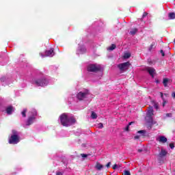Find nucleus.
<instances>
[{
    "label": "nucleus",
    "instance_id": "obj_1",
    "mask_svg": "<svg viewBox=\"0 0 175 175\" xmlns=\"http://www.w3.org/2000/svg\"><path fill=\"white\" fill-rule=\"evenodd\" d=\"M59 120L63 126H70L76 124V118L70 113H62L59 116Z\"/></svg>",
    "mask_w": 175,
    "mask_h": 175
},
{
    "label": "nucleus",
    "instance_id": "obj_2",
    "mask_svg": "<svg viewBox=\"0 0 175 175\" xmlns=\"http://www.w3.org/2000/svg\"><path fill=\"white\" fill-rule=\"evenodd\" d=\"M38 116V112L36 109H31L27 113V120L23 124L24 128H28L30 125H32L35 121H36V117Z\"/></svg>",
    "mask_w": 175,
    "mask_h": 175
},
{
    "label": "nucleus",
    "instance_id": "obj_3",
    "mask_svg": "<svg viewBox=\"0 0 175 175\" xmlns=\"http://www.w3.org/2000/svg\"><path fill=\"white\" fill-rule=\"evenodd\" d=\"M50 83V79L45 76H42L39 78H33L31 80V84L36 85L37 87H46Z\"/></svg>",
    "mask_w": 175,
    "mask_h": 175
},
{
    "label": "nucleus",
    "instance_id": "obj_4",
    "mask_svg": "<svg viewBox=\"0 0 175 175\" xmlns=\"http://www.w3.org/2000/svg\"><path fill=\"white\" fill-rule=\"evenodd\" d=\"M76 96L78 100H88V98H90V91L85 89L79 92Z\"/></svg>",
    "mask_w": 175,
    "mask_h": 175
},
{
    "label": "nucleus",
    "instance_id": "obj_5",
    "mask_svg": "<svg viewBox=\"0 0 175 175\" xmlns=\"http://www.w3.org/2000/svg\"><path fill=\"white\" fill-rule=\"evenodd\" d=\"M20 143V136H18V133L14 130L12 131V134L9 138L10 144H17Z\"/></svg>",
    "mask_w": 175,
    "mask_h": 175
},
{
    "label": "nucleus",
    "instance_id": "obj_6",
    "mask_svg": "<svg viewBox=\"0 0 175 175\" xmlns=\"http://www.w3.org/2000/svg\"><path fill=\"white\" fill-rule=\"evenodd\" d=\"M40 55L41 58H44L46 57H49L50 58L53 57V55H55V52H54V48H51L50 49H47L44 53H40Z\"/></svg>",
    "mask_w": 175,
    "mask_h": 175
},
{
    "label": "nucleus",
    "instance_id": "obj_7",
    "mask_svg": "<svg viewBox=\"0 0 175 175\" xmlns=\"http://www.w3.org/2000/svg\"><path fill=\"white\" fill-rule=\"evenodd\" d=\"M102 70V66L100 64H90L88 66V72H99Z\"/></svg>",
    "mask_w": 175,
    "mask_h": 175
},
{
    "label": "nucleus",
    "instance_id": "obj_8",
    "mask_svg": "<svg viewBox=\"0 0 175 175\" xmlns=\"http://www.w3.org/2000/svg\"><path fill=\"white\" fill-rule=\"evenodd\" d=\"M129 66H131V63L129 62L119 64L118 68H119L121 72H125V70H128L129 69Z\"/></svg>",
    "mask_w": 175,
    "mask_h": 175
},
{
    "label": "nucleus",
    "instance_id": "obj_9",
    "mask_svg": "<svg viewBox=\"0 0 175 175\" xmlns=\"http://www.w3.org/2000/svg\"><path fill=\"white\" fill-rule=\"evenodd\" d=\"M1 111L6 113L8 116H12V114L14 113V107H13L12 105H8L5 107V109H2Z\"/></svg>",
    "mask_w": 175,
    "mask_h": 175
},
{
    "label": "nucleus",
    "instance_id": "obj_10",
    "mask_svg": "<svg viewBox=\"0 0 175 175\" xmlns=\"http://www.w3.org/2000/svg\"><path fill=\"white\" fill-rule=\"evenodd\" d=\"M87 53V49L84 45H79L77 49V55H80V54H85Z\"/></svg>",
    "mask_w": 175,
    "mask_h": 175
},
{
    "label": "nucleus",
    "instance_id": "obj_11",
    "mask_svg": "<svg viewBox=\"0 0 175 175\" xmlns=\"http://www.w3.org/2000/svg\"><path fill=\"white\" fill-rule=\"evenodd\" d=\"M154 115V109L152 107H150L146 113V118H149L150 121H152V116Z\"/></svg>",
    "mask_w": 175,
    "mask_h": 175
},
{
    "label": "nucleus",
    "instance_id": "obj_12",
    "mask_svg": "<svg viewBox=\"0 0 175 175\" xmlns=\"http://www.w3.org/2000/svg\"><path fill=\"white\" fill-rule=\"evenodd\" d=\"M157 142H159L160 143H162L163 144H165V143H166L167 142V138H166V137L161 135V136H159L157 139H156Z\"/></svg>",
    "mask_w": 175,
    "mask_h": 175
},
{
    "label": "nucleus",
    "instance_id": "obj_13",
    "mask_svg": "<svg viewBox=\"0 0 175 175\" xmlns=\"http://www.w3.org/2000/svg\"><path fill=\"white\" fill-rule=\"evenodd\" d=\"M146 71L149 72V75H150V76L152 77H154V75H155V70L154 68L152 67H146Z\"/></svg>",
    "mask_w": 175,
    "mask_h": 175
},
{
    "label": "nucleus",
    "instance_id": "obj_14",
    "mask_svg": "<svg viewBox=\"0 0 175 175\" xmlns=\"http://www.w3.org/2000/svg\"><path fill=\"white\" fill-rule=\"evenodd\" d=\"M1 83H5V84H10V81H12V78L3 77L0 79Z\"/></svg>",
    "mask_w": 175,
    "mask_h": 175
},
{
    "label": "nucleus",
    "instance_id": "obj_15",
    "mask_svg": "<svg viewBox=\"0 0 175 175\" xmlns=\"http://www.w3.org/2000/svg\"><path fill=\"white\" fill-rule=\"evenodd\" d=\"M166 155H167V151L162 148L161 152L159 154V158H163V157H166Z\"/></svg>",
    "mask_w": 175,
    "mask_h": 175
},
{
    "label": "nucleus",
    "instance_id": "obj_16",
    "mask_svg": "<svg viewBox=\"0 0 175 175\" xmlns=\"http://www.w3.org/2000/svg\"><path fill=\"white\" fill-rule=\"evenodd\" d=\"M160 95H161V98L163 100V107H165V106H166L167 103V100L165 98V97H163V93L160 92Z\"/></svg>",
    "mask_w": 175,
    "mask_h": 175
},
{
    "label": "nucleus",
    "instance_id": "obj_17",
    "mask_svg": "<svg viewBox=\"0 0 175 175\" xmlns=\"http://www.w3.org/2000/svg\"><path fill=\"white\" fill-rule=\"evenodd\" d=\"M131 54L130 52L126 51L124 53L123 58H124V59H128L131 58Z\"/></svg>",
    "mask_w": 175,
    "mask_h": 175
},
{
    "label": "nucleus",
    "instance_id": "obj_18",
    "mask_svg": "<svg viewBox=\"0 0 175 175\" xmlns=\"http://www.w3.org/2000/svg\"><path fill=\"white\" fill-rule=\"evenodd\" d=\"M168 18L169 20H174L175 18V13L174 12H170L168 14Z\"/></svg>",
    "mask_w": 175,
    "mask_h": 175
},
{
    "label": "nucleus",
    "instance_id": "obj_19",
    "mask_svg": "<svg viewBox=\"0 0 175 175\" xmlns=\"http://www.w3.org/2000/svg\"><path fill=\"white\" fill-rule=\"evenodd\" d=\"M91 118H92V120H96V118H98V115L96 113L92 111Z\"/></svg>",
    "mask_w": 175,
    "mask_h": 175
},
{
    "label": "nucleus",
    "instance_id": "obj_20",
    "mask_svg": "<svg viewBox=\"0 0 175 175\" xmlns=\"http://www.w3.org/2000/svg\"><path fill=\"white\" fill-rule=\"evenodd\" d=\"M116 46L114 44H112L111 46L107 48V50L109 51H113V50H115Z\"/></svg>",
    "mask_w": 175,
    "mask_h": 175
},
{
    "label": "nucleus",
    "instance_id": "obj_21",
    "mask_svg": "<svg viewBox=\"0 0 175 175\" xmlns=\"http://www.w3.org/2000/svg\"><path fill=\"white\" fill-rule=\"evenodd\" d=\"M169 81V79H167V78H165L163 81V84L164 85V87H167V83Z\"/></svg>",
    "mask_w": 175,
    "mask_h": 175
},
{
    "label": "nucleus",
    "instance_id": "obj_22",
    "mask_svg": "<svg viewBox=\"0 0 175 175\" xmlns=\"http://www.w3.org/2000/svg\"><path fill=\"white\" fill-rule=\"evenodd\" d=\"M103 167V165L99 164V163H97L96 165V168L97 170H102V168Z\"/></svg>",
    "mask_w": 175,
    "mask_h": 175
},
{
    "label": "nucleus",
    "instance_id": "obj_23",
    "mask_svg": "<svg viewBox=\"0 0 175 175\" xmlns=\"http://www.w3.org/2000/svg\"><path fill=\"white\" fill-rule=\"evenodd\" d=\"M137 32V29H132L130 31V34L131 35H135Z\"/></svg>",
    "mask_w": 175,
    "mask_h": 175
},
{
    "label": "nucleus",
    "instance_id": "obj_24",
    "mask_svg": "<svg viewBox=\"0 0 175 175\" xmlns=\"http://www.w3.org/2000/svg\"><path fill=\"white\" fill-rule=\"evenodd\" d=\"M22 117H27V109H24L23 111L21 112Z\"/></svg>",
    "mask_w": 175,
    "mask_h": 175
},
{
    "label": "nucleus",
    "instance_id": "obj_25",
    "mask_svg": "<svg viewBox=\"0 0 175 175\" xmlns=\"http://www.w3.org/2000/svg\"><path fill=\"white\" fill-rule=\"evenodd\" d=\"M154 46H155V43L152 42V44L150 45V46L149 47V51H151V50H152Z\"/></svg>",
    "mask_w": 175,
    "mask_h": 175
},
{
    "label": "nucleus",
    "instance_id": "obj_26",
    "mask_svg": "<svg viewBox=\"0 0 175 175\" xmlns=\"http://www.w3.org/2000/svg\"><path fill=\"white\" fill-rule=\"evenodd\" d=\"M124 175H131V172H129V170H124Z\"/></svg>",
    "mask_w": 175,
    "mask_h": 175
},
{
    "label": "nucleus",
    "instance_id": "obj_27",
    "mask_svg": "<svg viewBox=\"0 0 175 175\" xmlns=\"http://www.w3.org/2000/svg\"><path fill=\"white\" fill-rule=\"evenodd\" d=\"M154 109H156V110H158V109H159L158 103H154Z\"/></svg>",
    "mask_w": 175,
    "mask_h": 175
},
{
    "label": "nucleus",
    "instance_id": "obj_28",
    "mask_svg": "<svg viewBox=\"0 0 175 175\" xmlns=\"http://www.w3.org/2000/svg\"><path fill=\"white\" fill-rule=\"evenodd\" d=\"M97 127L99 128L100 129L103 128V124L102 123H99L98 125H97Z\"/></svg>",
    "mask_w": 175,
    "mask_h": 175
},
{
    "label": "nucleus",
    "instance_id": "obj_29",
    "mask_svg": "<svg viewBox=\"0 0 175 175\" xmlns=\"http://www.w3.org/2000/svg\"><path fill=\"white\" fill-rule=\"evenodd\" d=\"M170 147L172 150H173V148H174V144L173 143L170 144Z\"/></svg>",
    "mask_w": 175,
    "mask_h": 175
},
{
    "label": "nucleus",
    "instance_id": "obj_30",
    "mask_svg": "<svg viewBox=\"0 0 175 175\" xmlns=\"http://www.w3.org/2000/svg\"><path fill=\"white\" fill-rule=\"evenodd\" d=\"M81 157H82V158H87V157H88V154H81Z\"/></svg>",
    "mask_w": 175,
    "mask_h": 175
},
{
    "label": "nucleus",
    "instance_id": "obj_31",
    "mask_svg": "<svg viewBox=\"0 0 175 175\" xmlns=\"http://www.w3.org/2000/svg\"><path fill=\"white\" fill-rule=\"evenodd\" d=\"M166 117H172V113H166Z\"/></svg>",
    "mask_w": 175,
    "mask_h": 175
},
{
    "label": "nucleus",
    "instance_id": "obj_32",
    "mask_svg": "<svg viewBox=\"0 0 175 175\" xmlns=\"http://www.w3.org/2000/svg\"><path fill=\"white\" fill-rule=\"evenodd\" d=\"M118 167V165H117V164H115L113 166V169L114 170H116V169H117Z\"/></svg>",
    "mask_w": 175,
    "mask_h": 175
},
{
    "label": "nucleus",
    "instance_id": "obj_33",
    "mask_svg": "<svg viewBox=\"0 0 175 175\" xmlns=\"http://www.w3.org/2000/svg\"><path fill=\"white\" fill-rule=\"evenodd\" d=\"M161 54L163 57H165V52H163V50H161Z\"/></svg>",
    "mask_w": 175,
    "mask_h": 175
},
{
    "label": "nucleus",
    "instance_id": "obj_34",
    "mask_svg": "<svg viewBox=\"0 0 175 175\" xmlns=\"http://www.w3.org/2000/svg\"><path fill=\"white\" fill-rule=\"evenodd\" d=\"M138 133H146V131L144 130L139 131H138Z\"/></svg>",
    "mask_w": 175,
    "mask_h": 175
},
{
    "label": "nucleus",
    "instance_id": "obj_35",
    "mask_svg": "<svg viewBox=\"0 0 175 175\" xmlns=\"http://www.w3.org/2000/svg\"><path fill=\"white\" fill-rule=\"evenodd\" d=\"M111 165V163L109 162L107 165L106 167H110V165Z\"/></svg>",
    "mask_w": 175,
    "mask_h": 175
},
{
    "label": "nucleus",
    "instance_id": "obj_36",
    "mask_svg": "<svg viewBox=\"0 0 175 175\" xmlns=\"http://www.w3.org/2000/svg\"><path fill=\"white\" fill-rule=\"evenodd\" d=\"M56 175H62V172H57Z\"/></svg>",
    "mask_w": 175,
    "mask_h": 175
},
{
    "label": "nucleus",
    "instance_id": "obj_37",
    "mask_svg": "<svg viewBox=\"0 0 175 175\" xmlns=\"http://www.w3.org/2000/svg\"><path fill=\"white\" fill-rule=\"evenodd\" d=\"M146 16H147V13L144 12L142 15L143 18H144V17H146Z\"/></svg>",
    "mask_w": 175,
    "mask_h": 175
},
{
    "label": "nucleus",
    "instance_id": "obj_38",
    "mask_svg": "<svg viewBox=\"0 0 175 175\" xmlns=\"http://www.w3.org/2000/svg\"><path fill=\"white\" fill-rule=\"evenodd\" d=\"M164 96H165L166 98H167L169 96V94L167 93H165L163 94Z\"/></svg>",
    "mask_w": 175,
    "mask_h": 175
},
{
    "label": "nucleus",
    "instance_id": "obj_39",
    "mask_svg": "<svg viewBox=\"0 0 175 175\" xmlns=\"http://www.w3.org/2000/svg\"><path fill=\"white\" fill-rule=\"evenodd\" d=\"M139 137H140V136H139V135H135V140H137V139H139Z\"/></svg>",
    "mask_w": 175,
    "mask_h": 175
},
{
    "label": "nucleus",
    "instance_id": "obj_40",
    "mask_svg": "<svg viewBox=\"0 0 175 175\" xmlns=\"http://www.w3.org/2000/svg\"><path fill=\"white\" fill-rule=\"evenodd\" d=\"M172 98H175V92H172Z\"/></svg>",
    "mask_w": 175,
    "mask_h": 175
},
{
    "label": "nucleus",
    "instance_id": "obj_41",
    "mask_svg": "<svg viewBox=\"0 0 175 175\" xmlns=\"http://www.w3.org/2000/svg\"><path fill=\"white\" fill-rule=\"evenodd\" d=\"M156 83L158 84V83H159V81L156 80Z\"/></svg>",
    "mask_w": 175,
    "mask_h": 175
},
{
    "label": "nucleus",
    "instance_id": "obj_42",
    "mask_svg": "<svg viewBox=\"0 0 175 175\" xmlns=\"http://www.w3.org/2000/svg\"><path fill=\"white\" fill-rule=\"evenodd\" d=\"M132 124H133V122H130V123H129V125H132Z\"/></svg>",
    "mask_w": 175,
    "mask_h": 175
},
{
    "label": "nucleus",
    "instance_id": "obj_43",
    "mask_svg": "<svg viewBox=\"0 0 175 175\" xmlns=\"http://www.w3.org/2000/svg\"><path fill=\"white\" fill-rule=\"evenodd\" d=\"M138 151H139V152H142V150H140V149L138 150Z\"/></svg>",
    "mask_w": 175,
    "mask_h": 175
},
{
    "label": "nucleus",
    "instance_id": "obj_44",
    "mask_svg": "<svg viewBox=\"0 0 175 175\" xmlns=\"http://www.w3.org/2000/svg\"><path fill=\"white\" fill-rule=\"evenodd\" d=\"M126 131H128V127L126 128Z\"/></svg>",
    "mask_w": 175,
    "mask_h": 175
},
{
    "label": "nucleus",
    "instance_id": "obj_45",
    "mask_svg": "<svg viewBox=\"0 0 175 175\" xmlns=\"http://www.w3.org/2000/svg\"><path fill=\"white\" fill-rule=\"evenodd\" d=\"M73 96H72V98H74Z\"/></svg>",
    "mask_w": 175,
    "mask_h": 175
},
{
    "label": "nucleus",
    "instance_id": "obj_46",
    "mask_svg": "<svg viewBox=\"0 0 175 175\" xmlns=\"http://www.w3.org/2000/svg\"><path fill=\"white\" fill-rule=\"evenodd\" d=\"M100 75H102V72H100Z\"/></svg>",
    "mask_w": 175,
    "mask_h": 175
}]
</instances>
